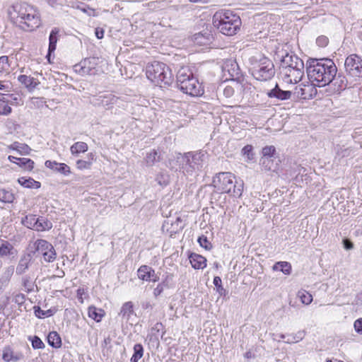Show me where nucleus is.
<instances>
[{
	"label": "nucleus",
	"mask_w": 362,
	"mask_h": 362,
	"mask_svg": "<svg viewBox=\"0 0 362 362\" xmlns=\"http://www.w3.org/2000/svg\"><path fill=\"white\" fill-rule=\"evenodd\" d=\"M33 247L39 255H43L45 252L49 251V250H53L52 244L45 240H37L33 243Z\"/></svg>",
	"instance_id": "nucleus-27"
},
{
	"label": "nucleus",
	"mask_w": 362,
	"mask_h": 362,
	"mask_svg": "<svg viewBox=\"0 0 362 362\" xmlns=\"http://www.w3.org/2000/svg\"><path fill=\"white\" fill-rule=\"evenodd\" d=\"M252 74L258 81L269 80L275 74L274 65L271 59L263 57L252 68Z\"/></svg>",
	"instance_id": "nucleus-6"
},
{
	"label": "nucleus",
	"mask_w": 362,
	"mask_h": 362,
	"mask_svg": "<svg viewBox=\"0 0 362 362\" xmlns=\"http://www.w3.org/2000/svg\"><path fill=\"white\" fill-rule=\"evenodd\" d=\"M47 343L53 348H60L62 346V339L57 332H50L47 336Z\"/></svg>",
	"instance_id": "nucleus-29"
},
{
	"label": "nucleus",
	"mask_w": 362,
	"mask_h": 362,
	"mask_svg": "<svg viewBox=\"0 0 362 362\" xmlns=\"http://www.w3.org/2000/svg\"><path fill=\"white\" fill-rule=\"evenodd\" d=\"M88 144L83 141L74 143L70 148L71 153L73 156H78L81 153H85L88 151Z\"/></svg>",
	"instance_id": "nucleus-30"
},
{
	"label": "nucleus",
	"mask_w": 362,
	"mask_h": 362,
	"mask_svg": "<svg viewBox=\"0 0 362 362\" xmlns=\"http://www.w3.org/2000/svg\"><path fill=\"white\" fill-rule=\"evenodd\" d=\"M186 153L182 154L180 153H176L168 161V167L175 172L182 171L185 174V167H187V163L189 162V158H187Z\"/></svg>",
	"instance_id": "nucleus-12"
},
{
	"label": "nucleus",
	"mask_w": 362,
	"mask_h": 362,
	"mask_svg": "<svg viewBox=\"0 0 362 362\" xmlns=\"http://www.w3.org/2000/svg\"><path fill=\"white\" fill-rule=\"evenodd\" d=\"M11 112V107L4 101H0V115H8Z\"/></svg>",
	"instance_id": "nucleus-56"
},
{
	"label": "nucleus",
	"mask_w": 362,
	"mask_h": 362,
	"mask_svg": "<svg viewBox=\"0 0 362 362\" xmlns=\"http://www.w3.org/2000/svg\"><path fill=\"white\" fill-rule=\"evenodd\" d=\"M189 259L192 267L195 269H202L206 267V259L201 255L191 253Z\"/></svg>",
	"instance_id": "nucleus-18"
},
{
	"label": "nucleus",
	"mask_w": 362,
	"mask_h": 362,
	"mask_svg": "<svg viewBox=\"0 0 362 362\" xmlns=\"http://www.w3.org/2000/svg\"><path fill=\"white\" fill-rule=\"evenodd\" d=\"M76 168L79 170L89 169L92 164L90 160H78L76 163Z\"/></svg>",
	"instance_id": "nucleus-51"
},
{
	"label": "nucleus",
	"mask_w": 362,
	"mask_h": 362,
	"mask_svg": "<svg viewBox=\"0 0 362 362\" xmlns=\"http://www.w3.org/2000/svg\"><path fill=\"white\" fill-rule=\"evenodd\" d=\"M235 93V89L231 86H226L223 89V94L226 98H230Z\"/></svg>",
	"instance_id": "nucleus-55"
},
{
	"label": "nucleus",
	"mask_w": 362,
	"mask_h": 362,
	"mask_svg": "<svg viewBox=\"0 0 362 362\" xmlns=\"http://www.w3.org/2000/svg\"><path fill=\"white\" fill-rule=\"evenodd\" d=\"M146 76L156 86L166 87L173 82V74L170 69L164 63L153 62L146 66Z\"/></svg>",
	"instance_id": "nucleus-5"
},
{
	"label": "nucleus",
	"mask_w": 362,
	"mask_h": 362,
	"mask_svg": "<svg viewBox=\"0 0 362 362\" xmlns=\"http://www.w3.org/2000/svg\"><path fill=\"white\" fill-rule=\"evenodd\" d=\"M194 42L199 45H206L211 42L212 35L208 32L196 33L194 35Z\"/></svg>",
	"instance_id": "nucleus-25"
},
{
	"label": "nucleus",
	"mask_w": 362,
	"mask_h": 362,
	"mask_svg": "<svg viewBox=\"0 0 362 362\" xmlns=\"http://www.w3.org/2000/svg\"><path fill=\"white\" fill-rule=\"evenodd\" d=\"M133 314L134 305L132 301L124 303L120 309V312L119 313V315L126 321H128Z\"/></svg>",
	"instance_id": "nucleus-24"
},
{
	"label": "nucleus",
	"mask_w": 362,
	"mask_h": 362,
	"mask_svg": "<svg viewBox=\"0 0 362 362\" xmlns=\"http://www.w3.org/2000/svg\"><path fill=\"white\" fill-rule=\"evenodd\" d=\"M164 286H165L164 282H162L157 285V286L153 290V295L155 297H158L163 293V291L164 290Z\"/></svg>",
	"instance_id": "nucleus-60"
},
{
	"label": "nucleus",
	"mask_w": 362,
	"mask_h": 362,
	"mask_svg": "<svg viewBox=\"0 0 362 362\" xmlns=\"http://www.w3.org/2000/svg\"><path fill=\"white\" fill-rule=\"evenodd\" d=\"M212 24L222 34L231 36L240 30L242 22L233 11L221 9L214 14Z\"/></svg>",
	"instance_id": "nucleus-2"
},
{
	"label": "nucleus",
	"mask_w": 362,
	"mask_h": 362,
	"mask_svg": "<svg viewBox=\"0 0 362 362\" xmlns=\"http://www.w3.org/2000/svg\"><path fill=\"white\" fill-rule=\"evenodd\" d=\"M177 86L184 93L191 96L201 95L204 90L188 67H181L177 73Z\"/></svg>",
	"instance_id": "nucleus-4"
},
{
	"label": "nucleus",
	"mask_w": 362,
	"mask_h": 362,
	"mask_svg": "<svg viewBox=\"0 0 362 362\" xmlns=\"http://www.w3.org/2000/svg\"><path fill=\"white\" fill-rule=\"evenodd\" d=\"M22 155V153L19 150H16L13 155H10L8 157V159L13 163L16 164L18 167H21L23 165V158L20 156Z\"/></svg>",
	"instance_id": "nucleus-41"
},
{
	"label": "nucleus",
	"mask_w": 362,
	"mask_h": 362,
	"mask_svg": "<svg viewBox=\"0 0 362 362\" xmlns=\"http://www.w3.org/2000/svg\"><path fill=\"white\" fill-rule=\"evenodd\" d=\"M8 57L7 56L0 57V73L8 71Z\"/></svg>",
	"instance_id": "nucleus-54"
},
{
	"label": "nucleus",
	"mask_w": 362,
	"mask_h": 362,
	"mask_svg": "<svg viewBox=\"0 0 362 362\" xmlns=\"http://www.w3.org/2000/svg\"><path fill=\"white\" fill-rule=\"evenodd\" d=\"M28 340L30 341L34 349H42L45 348V344L40 338L37 336H29Z\"/></svg>",
	"instance_id": "nucleus-40"
},
{
	"label": "nucleus",
	"mask_w": 362,
	"mask_h": 362,
	"mask_svg": "<svg viewBox=\"0 0 362 362\" xmlns=\"http://www.w3.org/2000/svg\"><path fill=\"white\" fill-rule=\"evenodd\" d=\"M293 95V92L290 90H283L279 87V85L276 83L275 87L270 90L267 95L269 98H275L280 100H285L290 99L291 95Z\"/></svg>",
	"instance_id": "nucleus-16"
},
{
	"label": "nucleus",
	"mask_w": 362,
	"mask_h": 362,
	"mask_svg": "<svg viewBox=\"0 0 362 362\" xmlns=\"http://www.w3.org/2000/svg\"><path fill=\"white\" fill-rule=\"evenodd\" d=\"M260 165L265 171L274 170V161L271 158L262 157L260 158Z\"/></svg>",
	"instance_id": "nucleus-39"
},
{
	"label": "nucleus",
	"mask_w": 362,
	"mask_h": 362,
	"mask_svg": "<svg viewBox=\"0 0 362 362\" xmlns=\"http://www.w3.org/2000/svg\"><path fill=\"white\" fill-rule=\"evenodd\" d=\"M58 164H59V163H57V161H52V160H46L45 163V165L47 168H48L54 171L56 170V168H57Z\"/></svg>",
	"instance_id": "nucleus-64"
},
{
	"label": "nucleus",
	"mask_w": 362,
	"mask_h": 362,
	"mask_svg": "<svg viewBox=\"0 0 362 362\" xmlns=\"http://www.w3.org/2000/svg\"><path fill=\"white\" fill-rule=\"evenodd\" d=\"M317 95L316 88L312 85L300 84L296 86L293 92V95L296 99L310 100Z\"/></svg>",
	"instance_id": "nucleus-11"
},
{
	"label": "nucleus",
	"mask_w": 362,
	"mask_h": 362,
	"mask_svg": "<svg viewBox=\"0 0 362 362\" xmlns=\"http://www.w3.org/2000/svg\"><path fill=\"white\" fill-rule=\"evenodd\" d=\"M144 355V347L141 344L134 346V354L130 359L131 362H138Z\"/></svg>",
	"instance_id": "nucleus-36"
},
{
	"label": "nucleus",
	"mask_w": 362,
	"mask_h": 362,
	"mask_svg": "<svg viewBox=\"0 0 362 362\" xmlns=\"http://www.w3.org/2000/svg\"><path fill=\"white\" fill-rule=\"evenodd\" d=\"M100 102L103 106L107 107L110 105L117 103L118 98L112 93H107L100 97Z\"/></svg>",
	"instance_id": "nucleus-32"
},
{
	"label": "nucleus",
	"mask_w": 362,
	"mask_h": 362,
	"mask_svg": "<svg viewBox=\"0 0 362 362\" xmlns=\"http://www.w3.org/2000/svg\"><path fill=\"white\" fill-rule=\"evenodd\" d=\"M297 64L296 68L286 71L284 81L286 83L296 84L301 81L304 75V64L299 63L298 61Z\"/></svg>",
	"instance_id": "nucleus-13"
},
{
	"label": "nucleus",
	"mask_w": 362,
	"mask_h": 362,
	"mask_svg": "<svg viewBox=\"0 0 362 362\" xmlns=\"http://www.w3.org/2000/svg\"><path fill=\"white\" fill-rule=\"evenodd\" d=\"M34 161L30 158H24V170H28L29 171L32 170L34 168Z\"/></svg>",
	"instance_id": "nucleus-61"
},
{
	"label": "nucleus",
	"mask_w": 362,
	"mask_h": 362,
	"mask_svg": "<svg viewBox=\"0 0 362 362\" xmlns=\"http://www.w3.org/2000/svg\"><path fill=\"white\" fill-rule=\"evenodd\" d=\"M42 256L45 262H52L56 259L54 248L53 247V250H49V251L45 252Z\"/></svg>",
	"instance_id": "nucleus-49"
},
{
	"label": "nucleus",
	"mask_w": 362,
	"mask_h": 362,
	"mask_svg": "<svg viewBox=\"0 0 362 362\" xmlns=\"http://www.w3.org/2000/svg\"><path fill=\"white\" fill-rule=\"evenodd\" d=\"M55 172L59 173L65 176L71 173L70 167L65 163H59Z\"/></svg>",
	"instance_id": "nucleus-48"
},
{
	"label": "nucleus",
	"mask_w": 362,
	"mask_h": 362,
	"mask_svg": "<svg viewBox=\"0 0 362 362\" xmlns=\"http://www.w3.org/2000/svg\"><path fill=\"white\" fill-rule=\"evenodd\" d=\"M241 152L244 156H246L247 162L254 160L255 153H253V146L252 145L247 144L245 146Z\"/></svg>",
	"instance_id": "nucleus-43"
},
{
	"label": "nucleus",
	"mask_w": 362,
	"mask_h": 362,
	"mask_svg": "<svg viewBox=\"0 0 362 362\" xmlns=\"http://www.w3.org/2000/svg\"><path fill=\"white\" fill-rule=\"evenodd\" d=\"M213 185L221 193H227L234 197H240L243 191V180H238L235 175L229 172H221L213 179Z\"/></svg>",
	"instance_id": "nucleus-3"
},
{
	"label": "nucleus",
	"mask_w": 362,
	"mask_h": 362,
	"mask_svg": "<svg viewBox=\"0 0 362 362\" xmlns=\"http://www.w3.org/2000/svg\"><path fill=\"white\" fill-rule=\"evenodd\" d=\"M262 157H267V158H274L276 155V148L274 146H264L262 150Z\"/></svg>",
	"instance_id": "nucleus-45"
},
{
	"label": "nucleus",
	"mask_w": 362,
	"mask_h": 362,
	"mask_svg": "<svg viewBox=\"0 0 362 362\" xmlns=\"http://www.w3.org/2000/svg\"><path fill=\"white\" fill-rule=\"evenodd\" d=\"M160 160V156L158 153L155 149L151 150L149 153L146 154V164L149 166L154 165L156 162Z\"/></svg>",
	"instance_id": "nucleus-37"
},
{
	"label": "nucleus",
	"mask_w": 362,
	"mask_h": 362,
	"mask_svg": "<svg viewBox=\"0 0 362 362\" xmlns=\"http://www.w3.org/2000/svg\"><path fill=\"white\" fill-rule=\"evenodd\" d=\"M17 255V250L8 241L0 239V256L11 255L13 258Z\"/></svg>",
	"instance_id": "nucleus-21"
},
{
	"label": "nucleus",
	"mask_w": 362,
	"mask_h": 362,
	"mask_svg": "<svg viewBox=\"0 0 362 362\" xmlns=\"http://www.w3.org/2000/svg\"><path fill=\"white\" fill-rule=\"evenodd\" d=\"M74 71L81 76H94L99 71L98 59L88 57L81 60L74 66Z\"/></svg>",
	"instance_id": "nucleus-7"
},
{
	"label": "nucleus",
	"mask_w": 362,
	"mask_h": 362,
	"mask_svg": "<svg viewBox=\"0 0 362 362\" xmlns=\"http://www.w3.org/2000/svg\"><path fill=\"white\" fill-rule=\"evenodd\" d=\"M354 329L358 334H362V318H359L354 322Z\"/></svg>",
	"instance_id": "nucleus-63"
},
{
	"label": "nucleus",
	"mask_w": 362,
	"mask_h": 362,
	"mask_svg": "<svg viewBox=\"0 0 362 362\" xmlns=\"http://www.w3.org/2000/svg\"><path fill=\"white\" fill-rule=\"evenodd\" d=\"M34 312L35 315L38 318H44L46 317L52 316L54 314V310L52 309H49L47 310H41L39 306H33Z\"/></svg>",
	"instance_id": "nucleus-38"
},
{
	"label": "nucleus",
	"mask_w": 362,
	"mask_h": 362,
	"mask_svg": "<svg viewBox=\"0 0 362 362\" xmlns=\"http://www.w3.org/2000/svg\"><path fill=\"white\" fill-rule=\"evenodd\" d=\"M24 25L28 31H32L40 25V19L37 11L30 6L24 7ZM24 30L26 29L24 28Z\"/></svg>",
	"instance_id": "nucleus-10"
},
{
	"label": "nucleus",
	"mask_w": 362,
	"mask_h": 362,
	"mask_svg": "<svg viewBox=\"0 0 362 362\" xmlns=\"http://www.w3.org/2000/svg\"><path fill=\"white\" fill-rule=\"evenodd\" d=\"M21 353L14 351L10 347H6L3 350L2 358L6 362H18L21 360Z\"/></svg>",
	"instance_id": "nucleus-20"
},
{
	"label": "nucleus",
	"mask_w": 362,
	"mask_h": 362,
	"mask_svg": "<svg viewBox=\"0 0 362 362\" xmlns=\"http://www.w3.org/2000/svg\"><path fill=\"white\" fill-rule=\"evenodd\" d=\"M41 187V183L38 181L35 180L31 177H24V188L29 189H39Z\"/></svg>",
	"instance_id": "nucleus-44"
},
{
	"label": "nucleus",
	"mask_w": 362,
	"mask_h": 362,
	"mask_svg": "<svg viewBox=\"0 0 362 362\" xmlns=\"http://www.w3.org/2000/svg\"><path fill=\"white\" fill-rule=\"evenodd\" d=\"M154 269L148 265H141L137 270V275L139 279L150 281L151 280V276H153Z\"/></svg>",
	"instance_id": "nucleus-23"
},
{
	"label": "nucleus",
	"mask_w": 362,
	"mask_h": 362,
	"mask_svg": "<svg viewBox=\"0 0 362 362\" xmlns=\"http://www.w3.org/2000/svg\"><path fill=\"white\" fill-rule=\"evenodd\" d=\"M88 317L93 319L96 322H100L104 315L102 309H98L95 306H90L88 310Z\"/></svg>",
	"instance_id": "nucleus-31"
},
{
	"label": "nucleus",
	"mask_w": 362,
	"mask_h": 362,
	"mask_svg": "<svg viewBox=\"0 0 362 362\" xmlns=\"http://www.w3.org/2000/svg\"><path fill=\"white\" fill-rule=\"evenodd\" d=\"M230 68H229V64H226L225 67H224V69H226V68L228 71V74H230V76L233 78H239L240 75V70L238 67V65L237 64L236 62H234V61H230Z\"/></svg>",
	"instance_id": "nucleus-33"
},
{
	"label": "nucleus",
	"mask_w": 362,
	"mask_h": 362,
	"mask_svg": "<svg viewBox=\"0 0 362 362\" xmlns=\"http://www.w3.org/2000/svg\"><path fill=\"white\" fill-rule=\"evenodd\" d=\"M37 217L35 215L25 216L24 218V226H26L29 229H33V226L37 220Z\"/></svg>",
	"instance_id": "nucleus-50"
},
{
	"label": "nucleus",
	"mask_w": 362,
	"mask_h": 362,
	"mask_svg": "<svg viewBox=\"0 0 362 362\" xmlns=\"http://www.w3.org/2000/svg\"><path fill=\"white\" fill-rule=\"evenodd\" d=\"M59 33V29L58 28H54L49 36V47H48V52L46 56V58L47 60L50 62V58L52 56V54L54 53V52L56 49L57 47V42L58 41V35Z\"/></svg>",
	"instance_id": "nucleus-17"
},
{
	"label": "nucleus",
	"mask_w": 362,
	"mask_h": 362,
	"mask_svg": "<svg viewBox=\"0 0 362 362\" xmlns=\"http://www.w3.org/2000/svg\"><path fill=\"white\" fill-rule=\"evenodd\" d=\"M298 297L300 298L301 302L305 305H309L313 301L312 295L305 291H299Z\"/></svg>",
	"instance_id": "nucleus-46"
},
{
	"label": "nucleus",
	"mask_w": 362,
	"mask_h": 362,
	"mask_svg": "<svg viewBox=\"0 0 362 362\" xmlns=\"http://www.w3.org/2000/svg\"><path fill=\"white\" fill-rule=\"evenodd\" d=\"M305 332L304 330H300L297 332L296 334H288V339L285 341L286 343L291 344V343H297L305 337Z\"/></svg>",
	"instance_id": "nucleus-35"
},
{
	"label": "nucleus",
	"mask_w": 362,
	"mask_h": 362,
	"mask_svg": "<svg viewBox=\"0 0 362 362\" xmlns=\"http://www.w3.org/2000/svg\"><path fill=\"white\" fill-rule=\"evenodd\" d=\"M13 200V194L3 188H0V201L3 202L11 203Z\"/></svg>",
	"instance_id": "nucleus-42"
},
{
	"label": "nucleus",
	"mask_w": 362,
	"mask_h": 362,
	"mask_svg": "<svg viewBox=\"0 0 362 362\" xmlns=\"http://www.w3.org/2000/svg\"><path fill=\"white\" fill-rule=\"evenodd\" d=\"M333 85L336 91H341L345 90L347 87L348 81L346 76L341 74L336 75L333 79Z\"/></svg>",
	"instance_id": "nucleus-26"
},
{
	"label": "nucleus",
	"mask_w": 362,
	"mask_h": 362,
	"mask_svg": "<svg viewBox=\"0 0 362 362\" xmlns=\"http://www.w3.org/2000/svg\"><path fill=\"white\" fill-rule=\"evenodd\" d=\"M298 61L299 63L304 64L301 59L293 53L289 54L286 52L281 56V66L286 71L289 70V69L296 68Z\"/></svg>",
	"instance_id": "nucleus-15"
},
{
	"label": "nucleus",
	"mask_w": 362,
	"mask_h": 362,
	"mask_svg": "<svg viewBox=\"0 0 362 362\" xmlns=\"http://www.w3.org/2000/svg\"><path fill=\"white\" fill-rule=\"evenodd\" d=\"M185 153L187 158H189L185 167L186 174L192 175L194 172L201 170L204 164L206 153L203 151H189Z\"/></svg>",
	"instance_id": "nucleus-8"
},
{
	"label": "nucleus",
	"mask_w": 362,
	"mask_h": 362,
	"mask_svg": "<svg viewBox=\"0 0 362 362\" xmlns=\"http://www.w3.org/2000/svg\"><path fill=\"white\" fill-rule=\"evenodd\" d=\"M308 78L315 81L319 87H324L332 82L337 68L334 62L328 58H310L306 62Z\"/></svg>",
	"instance_id": "nucleus-1"
},
{
	"label": "nucleus",
	"mask_w": 362,
	"mask_h": 362,
	"mask_svg": "<svg viewBox=\"0 0 362 362\" xmlns=\"http://www.w3.org/2000/svg\"><path fill=\"white\" fill-rule=\"evenodd\" d=\"M329 40L326 36L322 35L317 38L316 43L319 47H324L327 45Z\"/></svg>",
	"instance_id": "nucleus-58"
},
{
	"label": "nucleus",
	"mask_w": 362,
	"mask_h": 362,
	"mask_svg": "<svg viewBox=\"0 0 362 362\" xmlns=\"http://www.w3.org/2000/svg\"><path fill=\"white\" fill-rule=\"evenodd\" d=\"M37 252L33 247V243H30L27 247V256L29 257V260L31 259L32 257Z\"/></svg>",
	"instance_id": "nucleus-62"
},
{
	"label": "nucleus",
	"mask_w": 362,
	"mask_h": 362,
	"mask_svg": "<svg viewBox=\"0 0 362 362\" xmlns=\"http://www.w3.org/2000/svg\"><path fill=\"white\" fill-rule=\"evenodd\" d=\"M200 246L206 250H210L212 247L211 243L208 240L207 238L204 235L199 237L197 240Z\"/></svg>",
	"instance_id": "nucleus-53"
},
{
	"label": "nucleus",
	"mask_w": 362,
	"mask_h": 362,
	"mask_svg": "<svg viewBox=\"0 0 362 362\" xmlns=\"http://www.w3.org/2000/svg\"><path fill=\"white\" fill-rule=\"evenodd\" d=\"M33 224V230H35L37 231L49 230L52 228V223L42 216L37 217Z\"/></svg>",
	"instance_id": "nucleus-22"
},
{
	"label": "nucleus",
	"mask_w": 362,
	"mask_h": 362,
	"mask_svg": "<svg viewBox=\"0 0 362 362\" xmlns=\"http://www.w3.org/2000/svg\"><path fill=\"white\" fill-rule=\"evenodd\" d=\"M272 269L274 271H280L286 275H289L291 273L292 267L289 262L281 261L276 262L273 265Z\"/></svg>",
	"instance_id": "nucleus-28"
},
{
	"label": "nucleus",
	"mask_w": 362,
	"mask_h": 362,
	"mask_svg": "<svg viewBox=\"0 0 362 362\" xmlns=\"http://www.w3.org/2000/svg\"><path fill=\"white\" fill-rule=\"evenodd\" d=\"M213 283L220 296H225L226 294V290L222 286L221 279L219 276H215Z\"/></svg>",
	"instance_id": "nucleus-47"
},
{
	"label": "nucleus",
	"mask_w": 362,
	"mask_h": 362,
	"mask_svg": "<svg viewBox=\"0 0 362 362\" xmlns=\"http://www.w3.org/2000/svg\"><path fill=\"white\" fill-rule=\"evenodd\" d=\"M346 72L351 76H359L362 74V57L351 54L349 55L344 62Z\"/></svg>",
	"instance_id": "nucleus-9"
},
{
	"label": "nucleus",
	"mask_w": 362,
	"mask_h": 362,
	"mask_svg": "<svg viewBox=\"0 0 362 362\" xmlns=\"http://www.w3.org/2000/svg\"><path fill=\"white\" fill-rule=\"evenodd\" d=\"M156 180L160 185H167L168 183L167 175L163 173L158 174Z\"/></svg>",
	"instance_id": "nucleus-57"
},
{
	"label": "nucleus",
	"mask_w": 362,
	"mask_h": 362,
	"mask_svg": "<svg viewBox=\"0 0 362 362\" xmlns=\"http://www.w3.org/2000/svg\"><path fill=\"white\" fill-rule=\"evenodd\" d=\"M22 5L21 3L13 4L8 11L11 23L16 27L21 28L23 23Z\"/></svg>",
	"instance_id": "nucleus-14"
},
{
	"label": "nucleus",
	"mask_w": 362,
	"mask_h": 362,
	"mask_svg": "<svg viewBox=\"0 0 362 362\" xmlns=\"http://www.w3.org/2000/svg\"><path fill=\"white\" fill-rule=\"evenodd\" d=\"M335 158H343L354 156V150L352 147H345L344 145L337 144L334 146Z\"/></svg>",
	"instance_id": "nucleus-19"
},
{
	"label": "nucleus",
	"mask_w": 362,
	"mask_h": 362,
	"mask_svg": "<svg viewBox=\"0 0 362 362\" xmlns=\"http://www.w3.org/2000/svg\"><path fill=\"white\" fill-rule=\"evenodd\" d=\"M23 288L24 292L27 293H31L33 291L35 292L37 290V286H35L33 283H28L25 281H24Z\"/></svg>",
	"instance_id": "nucleus-59"
},
{
	"label": "nucleus",
	"mask_w": 362,
	"mask_h": 362,
	"mask_svg": "<svg viewBox=\"0 0 362 362\" xmlns=\"http://www.w3.org/2000/svg\"><path fill=\"white\" fill-rule=\"evenodd\" d=\"M173 229L170 233H176L182 230L183 226L182 225V219L180 217H177L174 223L171 224Z\"/></svg>",
	"instance_id": "nucleus-52"
},
{
	"label": "nucleus",
	"mask_w": 362,
	"mask_h": 362,
	"mask_svg": "<svg viewBox=\"0 0 362 362\" xmlns=\"http://www.w3.org/2000/svg\"><path fill=\"white\" fill-rule=\"evenodd\" d=\"M39 84L40 82L37 79L24 75V86H25L29 92H33Z\"/></svg>",
	"instance_id": "nucleus-34"
}]
</instances>
